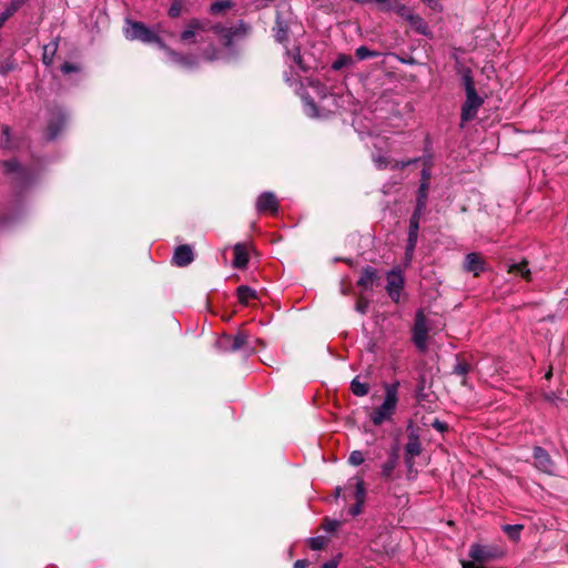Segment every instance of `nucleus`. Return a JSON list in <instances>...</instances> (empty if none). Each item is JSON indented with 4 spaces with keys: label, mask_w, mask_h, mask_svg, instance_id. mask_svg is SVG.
Here are the masks:
<instances>
[{
    "label": "nucleus",
    "mask_w": 568,
    "mask_h": 568,
    "mask_svg": "<svg viewBox=\"0 0 568 568\" xmlns=\"http://www.w3.org/2000/svg\"><path fill=\"white\" fill-rule=\"evenodd\" d=\"M2 174L20 190H27L38 178L39 172L33 168L22 166L16 160L2 162Z\"/></svg>",
    "instance_id": "f257e3e1"
},
{
    "label": "nucleus",
    "mask_w": 568,
    "mask_h": 568,
    "mask_svg": "<svg viewBox=\"0 0 568 568\" xmlns=\"http://www.w3.org/2000/svg\"><path fill=\"white\" fill-rule=\"evenodd\" d=\"M397 387L398 383L387 384L385 386V398L383 404L376 407L371 414V420L375 426H379L392 420L398 403Z\"/></svg>",
    "instance_id": "f03ea898"
},
{
    "label": "nucleus",
    "mask_w": 568,
    "mask_h": 568,
    "mask_svg": "<svg viewBox=\"0 0 568 568\" xmlns=\"http://www.w3.org/2000/svg\"><path fill=\"white\" fill-rule=\"evenodd\" d=\"M463 83L466 91V101L463 104L460 118L462 122L465 123L475 119L479 108L484 103V100L476 92L469 70L463 74Z\"/></svg>",
    "instance_id": "7ed1b4c3"
},
{
    "label": "nucleus",
    "mask_w": 568,
    "mask_h": 568,
    "mask_svg": "<svg viewBox=\"0 0 568 568\" xmlns=\"http://www.w3.org/2000/svg\"><path fill=\"white\" fill-rule=\"evenodd\" d=\"M124 34L129 40H140L144 43H156L160 48H165V43L142 22H129Z\"/></svg>",
    "instance_id": "20e7f679"
},
{
    "label": "nucleus",
    "mask_w": 568,
    "mask_h": 568,
    "mask_svg": "<svg viewBox=\"0 0 568 568\" xmlns=\"http://www.w3.org/2000/svg\"><path fill=\"white\" fill-rule=\"evenodd\" d=\"M206 31V24L197 19L191 20L180 36V41L184 44H192L199 41V37Z\"/></svg>",
    "instance_id": "39448f33"
},
{
    "label": "nucleus",
    "mask_w": 568,
    "mask_h": 568,
    "mask_svg": "<svg viewBox=\"0 0 568 568\" xmlns=\"http://www.w3.org/2000/svg\"><path fill=\"white\" fill-rule=\"evenodd\" d=\"M403 287H404V277H403L402 273L397 270H392L390 272H388L386 291H387L389 297L394 302L397 303L399 301V296H400V292H402Z\"/></svg>",
    "instance_id": "423d86ee"
},
{
    "label": "nucleus",
    "mask_w": 568,
    "mask_h": 568,
    "mask_svg": "<svg viewBox=\"0 0 568 568\" xmlns=\"http://www.w3.org/2000/svg\"><path fill=\"white\" fill-rule=\"evenodd\" d=\"M67 116L61 109H55L52 111L51 118L49 120V124L45 130L47 140H53L58 136L60 131L63 129L65 124Z\"/></svg>",
    "instance_id": "0eeeda50"
},
{
    "label": "nucleus",
    "mask_w": 568,
    "mask_h": 568,
    "mask_svg": "<svg viewBox=\"0 0 568 568\" xmlns=\"http://www.w3.org/2000/svg\"><path fill=\"white\" fill-rule=\"evenodd\" d=\"M427 333L426 318L422 312H418L414 324V342L418 348L424 349L426 347Z\"/></svg>",
    "instance_id": "6e6552de"
},
{
    "label": "nucleus",
    "mask_w": 568,
    "mask_h": 568,
    "mask_svg": "<svg viewBox=\"0 0 568 568\" xmlns=\"http://www.w3.org/2000/svg\"><path fill=\"white\" fill-rule=\"evenodd\" d=\"M503 554L495 548L481 545H473L469 556L477 562H485L500 557Z\"/></svg>",
    "instance_id": "1a4fd4ad"
},
{
    "label": "nucleus",
    "mask_w": 568,
    "mask_h": 568,
    "mask_svg": "<svg viewBox=\"0 0 568 568\" xmlns=\"http://www.w3.org/2000/svg\"><path fill=\"white\" fill-rule=\"evenodd\" d=\"M422 452V445L419 438L414 433L409 434L408 442L405 447L406 463L408 471L410 473L414 466V457L418 456Z\"/></svg>",
    "instance_id": "9d476101"
},
{
    "label": "nucleus",
    "mask_w": 568,
    "mask_h": 568,
    "mask_svg": "<svg viewBox=\"0 0 568 568\" xmlns=\"http://www.w3.org/2000/svg\"><path fill=\"white\" fill-rule=\"evenodd\" d=\"M534 459L535 466L547 474H551L554 471V462L551 460L549 454L541 447H535L534 449Z\"/></svg>",
    "instance_id": "9b49d317"
},
{
    "label": "nucleus",
    "mask_w": 568,
    "mask_h": 568,
    "mask_svg": "<svg viewBox=\"0 0 568 568\" xmlns=\"http://www.w3.org/2000/svg\"><path fill=\"white\" fill-rule=\"evenodd\" d=\"M278 207L277 199L272 192H263L256 200V210L260 213L271 212L276 213Z\"/></svg>",
    "instance_id": "f8f14e48"
},
{
    "label": "nucleus",
    "mask_w": 568,
    "mask_h": 568,
    "mask_svg": "<svg viewBox=\"0 0 568 568\" xmlns=\"http://www.w3.org/2000/svg\"><path fill=\"white\" fill-rule=\"evenodd\" d=\"M194 260V254L190 245H180L176 247L174 255H173V262L178 266H187L192 263Z\"/></svg>",
    "instance_id": "ddd939ff"
},
{
    "label": "nucleus",
    "mask_w": 568,
    "mask_h": 568,
    "mask_svg": "<svg viewBox=\"0 0 568 568\" xmlns=\"http://www.w3.org/2000/svg\"><path fill=\"white\" fill-rule=\"evenodd\" d=\"M234 258L232 266L235 268H244L248 263V246L244 243H237L233 247Z\"/></svg>",
    "instance_id": "4468645a"
},
{
    "label": "nucleus",
    "mask_w": 568,
    "mask_h": 568,
    "mask_svg": "<svg viewBox=\"0 0 568 568\" xmlns=\"http://www.w3.org/2000/svg\"><path fill=\"white\" fill-rule=\"evenodd\" d=\"M273 32L275 40L280 43L285 42L288 38V21H286L280 12L276 14Z\"/></svg>",
    "instance_id": "2eb2a0df"
},
{
    "label": "nucleus",
    "mask_w": 568,
    "mask_h": 568,
    "mask_svg": "<svg viewBox=\"0 0 568 568\" xmlns=\"http://www.w3.org/2000/svg\"><path fill=\"white\" fill-rule=\"evenodd\" d=\"M464 267L467 272L474 273V275H478L484 271V261L476 253H469L465 257Z\"/></svg>",
    "instance_id": "dca6fc26"
},
{
    "label": "nucleus",
    "mask_w": 568,
    "mask_h": 568,
    "mask_svg": "<svg viewBox=\"0 0 568 568\" xmlns=\"http://www.w3.org/2000/svg\"><path fill=\"white\" fill-rule=\"evenodd\" d=\"M419 224L415 222H409L408 230V240L406 246V257L412 258L414 250L416 247L417 237H418Z\"/></svg>",
    "instance_id": "f3484780"
},
{
    "label": "nucleus",
    "mask_w": 568,
    "mask_h": 568,
    "mask_svg": "<svg viewBox=\"0 0 568 568\" xmlns=\"http://www.w3.org/2000/svg\"><path fill=\"white\" fill-rule=\"evenodd\" d=\"M162 49L168 53L170 60L173 63L180 64L185 68H191L194 64L193 59L189 55H185V54L179 53L174 50H171L166 45H165V48H162Z\"/></svg>",
    "instance_id": "a211bd4d"
},
{
    "label": "nucleus",
    "mask_w": 568,
    "mask_h": 568,
    "mask_svg": "<svg viewBox=\"0 0 568 568\" xmlns=\"http://www.w3.org/2000/svg\"><path fill=\"white\" fill-rule=\"evenodd\" d=\"M227 341L231 343L229 349L236 352L247 344V335L245 333H239L233 337L229 336Z\"/></svg>",
    "instance_id": "6ab92c4d"
},
{
    "label": "nucleus",
    "mask_w": 568,
    "mask_h": 568,
    "mask_svg": "<svg viewBox=\"0 0 568 568\" xmlns=\"http://www.w3.org/2000/svg\"><path fill=\"white\" fill-rule=\"evenodd\" d=\"M352 393L355 396H365L369 392V384L361 382L358 377H355L351 383Z\"/></svg>",
    "instance_id": "aec40b11"
},
{
    "label": "nucleus",
    "mask_w": 568,
    "mask_h": 568,
    "mask_svg": "<svg viewBox=\"0 0 568 568\" xmlns=\"http://www.w3.org/2000/svg\"><path fill=\"white\" fill-rule=\"evenodd\" d=\"M237 297L242 304H248L251 300L256 297V292L248 286L242 285L237 287Z\"/></svg>",
    "instance_id": "412c9836"
},
{
    "label": "nucleus",
    "mask_w": 568,
    "mask_h": 568,
    "mask_svg": "<svg viewBox=\"0 0 568 568\" xmlns=\"http://www.w3.org/2000/svg\"><path fill=\"white\" fill-rule=\"evenodd\" d=\"M352 480H354V498L357 503H364L366 497V489L364 480L359 477H354Z\"/></svg>",
    "instance_id": "4be33fe9"
},
{
    "label": "nucleus",
    "mask_w": 568,
    "mask_h": 568,
    "mask_svg": "<svg viewBox=\"0 0 568 568\" xmlns=\"http://www.w3.org/2000/svg\"><path fill=\"white\" fill-rule=\"evenodd\" d=\"M376 277V271L372 267H366L358 280L357 284L363 287H368L373 284Z\"/></svg>",
    "instance_id": "5701e85b"
},
{
    "label": "nucleus",
    "mask_w": 568,
    "mask_h": 568,
    "mask_svg": "<svg viewBox=\"0 0 568 568\" xmlns=\"http://www.w3.org/2000/svg\"><path fill=\"white\" fill-rule=\"evenodd\" d=\"M397 465V455L393 453L389 459L382 465V476L385 478H390L394 469Z\"/></svg>",
    "instance_id": "b1692460"
},
{
    "label": "nucleus",
    "mask_w": 568,
    "mask_h": 568,
    "mask_svg": "<svg viewBox=\"0 0 568 568\" xmlns=\"http://www.w3.org/2000/svg\"><path fill=\"white\" fill-rule=\"evenodd\" d=\"M509 273L518 274V275H520L521 277H524L526 280H529V275H530V271L527 267V262L526 261H523V262L517 263V264H511L509 266Z\"/></svg>",
    "instance_id": "393cba45"
},
{
    "label": "nucleus",
    "mask_w": 568,
    "mask_h": 568,
    "mask_svg": "<svg viewBox=\"0 0 568 568\" xmlns=\"http://www.w3.org/2000/svg\"><path fill=\"white\" fill-rule=\"evenodd\" d=\"M58 44L55 42L49 43L43 48V63L50 65L53 61Z\"/></svg>",
    "instance_id": "a878e982"
},
{
    "label": "nucleus",
    "mask_w": 568,
    "mask_h": 568,
    "mask_svg": "<svg viewBox=\"0 0 568 568\" xmlns=\"http://www.w3.org/2000/svg\"><path fill=\"white\" fill-rule=\"evenodd\" d=\"M353 63V59L351 55L341 54L337 57V59L333 62L332 69L333 70H342L343 68H346Z\"/></svg>",
    "instance_id": "bb28decb"
},
{
    "label": "nucleus",
    "mask_w": 568,
    "mask_h": 568,
    "mask_svg": "<svg viewBox=\"0 0 568 568\" xmlns=\"http://www.w3.org/2000/svg\"><path fill=\"white\" fill-rule=\"evenodd\" d=\"M287 57L291 59V61L296 64L301 70L305 71L306 68L303 63L302 55L300 53V48H294L290 51H287Z\"/></svg>",
    "instance_id": "cd10ccee"
},
{
    "label": "nucleus",
    "mask_w": 568,
    "mask_h": 568,
    "mask_svg": "<svg viewBox=\"0 0 568 568\" xmlns=\"http://www.w3.org/2000/svg\"><path fill=\"white\" fill-rule=\"evenodd\" d=\"M233 6L231 0H220L211 4V12L213 14H219Z\"/></svg>",
    "instance_id": "c85d7f7f"
},
{
    "label": "nucleus",
    "mask_w": 568,
    "mask_h": 568,
    "mask_svg": "<svg viewBox=\"0 0 568 568\" xmlns=\"http://www.w3.org/2000/svg\"><path fill=\"white\" fill-rule=\"evenodd\" d=\"M328 539L324 536H317L310 539V547L313 550H322L326 547Z\"/></svg>",
    "instance_id": "c756f323"
},
{
    "label": "nucleus",
    "mask_w": 568,
    "mask_h": 568,
    "mask_svg": "<svg viewBox=\"0 0 568 568\" xmlns=\"http://www.w3.org/2000/svg\"><path fill=\"white\" fill-rule=\"evenodd\" d=\"M524 528L523 525H506L504 527V531L513 540L519 539V534Z\"/></svg>",
    "instance_id": "7c9ffc66"
},
{
    "label": "nucleus",
    "mask_w": 568,
    "mask_h": 568,
    "mask_svg": "<svg viewBox=\"0 0 568 568\" xmlns=\"http://www.w3.org/2000/svg\"><path fill=\"white\" fill-rule=\"evenodd\" d=\"M355 55L358 60H365V59L375 57L376 53L371 51L367 47L362 45L356 49Z\"/></svg>",
    "instance_id": "2f4dec72"
},
{
    "label": "nucleus",
    "mask_w": 568,
    "mask_h": 568,
    "mask_svg": "<svg viewBox=\"0 0 568 568\" xmlns=\"http://www.w3.org/2000/svg\"><path fill=\"white\" fill-rule=\"evenodd\" d=\"M364 460H365L364 455L359 450L352 452L348 457V462L353 466H359L364 463Z\"/></svg>",
    "instance_id": "473e14b6"
},
{
    "label": "nucleus",
    "mask_w": 568,
    "mask_h": 568,
    "mask_svg": "<svg viewBox=\"0 0 568 568\" xmlns=\"http://www.w3.org/2000/svg\"><path fill=\"white\" fill-rule=\"evenodd\" d=\"M24 0H13L11 6L6 10V12H2V22L9 18L11 14H13L14 11H17Z\"/></svg>",
    "instance_id": "72a5a7b5"
},
{
    "label": "nucleus",
    "mask_w": 568,
    "mask_h": 568,
    "mask_svg": "<svg viewBox=\"0 0 568 568\" xmlns=\"http://www.w3.org/2000/svg\"><path fill=\"white\" fill-rule=\"evenodd\" d=\"M304 109H305V113L308 115V116H316L317 115V111H316V105L315 103L307 99V98H304Z\"/></svg>",
    "instance_id": "f704fd0d"
},
{
    "label": "nucleus",
    "mask_w": 568,
    "mask_h": 568,
    "mask_svg": "<svg viewBox=\"0 0 568 568\" xmlns=\"http://www.w3.org/2000/svg\"><path fill=\"white\" fill-rule=\"evenodd\" d=\"M469 364L466 362H458L454 367V373L459 376H466V374L469 372Z\"/></svg>",
    "instance_id": "c9c22d12"
},
{
    "label": "nucleus",
    "mask_w": 568,
    "mask_h": 568,
    "mask_svg": "<svg viewBox=\"0 0 568 568\" xmlns=\"http://www.w3.org/2000/svg\"><path fill=\"white\" fill-rule=\"evenodd\" d=\"M341 526V521L338 520H335V519H328L326 518L323 523V528L328 531V532H333L335 531L338 527Z\"/></svg>",
    "instance_id": "e433bc0d"
},
{
    "label": "nucleus",
    "mask_w": 568,
    "mask_h": 568,
    "mask_svg": "<svg viewBox=\"0 0 568 568\" xmlns=\"http://www.w3.org/2000/svg\"><path fill=\"white\" fill-rule=\"evenodd\" d=\"M181 3L179 1H174L169 9V16L172 18H176L181 14Z\"/></svg>",
    "instance_id": "4c0bfd02"
},
{
    "label": "nucleus",
    "mask_w": 568,
    "mask_h": 568,
    "mask_svg": "<svg viewBox=\"0 0 568 568\" xmlns=\"http://www.w3.org/2000/svg\"><path fill=\"white\" fill-rule=\"evenodd\" d=\"M427 194H428V182L422 181L419 189H418L417 197L427 199Z\"/></svg>",
    "instance_id": "58836bf2"
},
{
    "label": "nucleus",
    "mask_w": 568,
    "mask_h": 568,
    "mask_svg": "<svg viewBox=\"0 0 568 568\" xmlns=\"http://www.w3.org/2000/svg\"><path fill=\"white\" fill-rule=\"evenodd\" d=\"M368 301L365 298H359L356 303V311L361 314H365L367 312Z\"/></svg>",
    "instance_id": "ea45409f"
},
{
    "label": "nucleus",
    "mask_w": 568,
    "mask_h": 568,
    "mask_svg": "<svg viewBox=\"0 0 568 568\" xmlns=\"http://www.w3.org/2000/svg\"><path fill=\"white\" fill-rule=\"evenodd\" d=\"M427 206V199H416L415 211L422 212L424 214Z\"/></svg>",
    "instance_id": "a19ab883"
},
{
    "label": "nucleus",
    "mask_w": 568,
    "mask_h": 568,
    "mask_svg": "<svg viewBox=\"0 0 568 568\" xmlns=\"http://www.w3.org/2000/svg\"><path fill=\"white\" fill-rule=\"evenodd\" d=\"M62 72L64 73H70V72H77L79 71V67L75 65V64H72V63H69V62H65L62 68H61Z\"/></svg>",
    "instance_id": "79ce46f5"
},
{
    "label": "nucleus",
    "mask_w": 568,
    "mask_h": 568,
    "mask_svg": "<svg viewBox=\"0 0 568 568\" xmlns=\"http://www.w3.org/2000/svg\"><path fill=\"white\" fill-rule=\"evenodd\" d=\"M363 505L364 503H355V505H353L351 508H349V514L352 516H357L362 513V508H363Z\"/></svg>",
    "instance_id": "37998d69"
},
{
    "label": "nucleus",
    "mask_w": 568,
    "mask_h": 568,
    "mask_svg": "<svg viewBox=\"0 0 568 568\" xmlns=\"http://www.w3.org/2000/svg\"><path fill=\"white\" fill-rule=\"evenodd\" d=\"M433 428L438 432H445L447 429V424L444 422H440L439 419H435L432 424Z\"/></svg>",
    "instance_id": "c03bdc74"
},
{
    "label": "nucleus",
    "mask_w": 568,
    "mask_h": 568,
    "mask_svg": "<svg viewBox=\"0 0 568 568\" xmlns=\"http://www.w3.org/2000/svg\"><path fill=\"white\" fill-rule=\"evenodd\" d=\"M412 20L418 26V30L422 32V33H425V29H426V26H424V22L423 20L419 18V17H413Z\"/></svg>",
    "instance_id": "a18cd8bd"
},
{
    "label": "nucleus",
    "mask_w": 568,
    "mask_h": 568,
    "mask_svg": "<svg viewBox=\"0 0 568 568\" xmlns=\"http://www.w3.org/2000/svg\"><path fill=\"white\" fill-rule=\"evenodd\" d=\"M422 215H423L422 212H418V211L414 210V212H413V214L410 216L409 222H415V223L419 224V220H420Z\"/></svg>",
    "instance_id": "49530a36"
},
{
    "label": "nucleus",
    "mask_w": 568,
    "mask_h": 568,
    "mask_svg": "<svg viewBox=\"0 0 568 568\" xmlns=\"http://www.w3.org/2000/svg\"><path fill=\"white\" fill-rule=\"evenodd\" d=\"M375 162L378 169H383L387 165V161L383 158L375 159Z\"/></svg>",
    "instance_id": "de8ad7c7"
},
{
    "label": "nucleus",
    "mask_w": 568,
    "mask_h": 568,
    "mask_svg": "<svg viewBox=\"0 0 568 568\" xmlns=\"http://www.w3.org/2000/svg\"><path fill=\"white\" fill-rule=\"evenodd\" d=\"M430 179V171L429 169H423L422 171V181H426L428 182V180Z\"/></svg>",
    "instance_id": "09e8293b"
},
{
    "label": "nucleus",
    "mask_w": 568,
    "mask_h": 568,
    "mask_svg": "<svg viewBox=\"0 0 568 568\" xmlns=\"http://www.w3.org/2000/svg\"><path fill=\"white\" fill-rule=\"evenodd\" d=\"M307 562L305 560H297L294 564V568H306Z\"/></svg>",
    "instance_id": "8fccbe9b"
},
{
    "label": "nucleus",
    "mask_w": 568,
    "mask_h": 568,
    "mask_svg": "<svg viewBox=\"0 0 568 568\" xmlns=\"http://www.w3.org/2000/svg\"><path fill=\"white\" fill-rule=\"evenodd\" d=\"M316 89H317L318 94H321L322 97L326 95V88L325 87H323L321 84H317Z\"/></svg>",
    "instance_id": "3c124183"
},
{
    "label": "nucleus",
    "mask_w": 568,
    "mask_h": 568,
    "mask_svg": "<svg viewBox=\"0 0 568 568\" xmlns=\"http://www.w3.org/2000/svg\"><path fill=\"white\" fill-rule=\"evenodd\" d=\"M464 568H484L483 566L476 565L475 562H464Z\"/></svg>",
    "instance_id": "603ef678"
},
{
    "label": "nucleus",
    "mask_w": 568,
    "mask_h": 568,
    "mask_svg": "<svg viewBox=\"0 0 568 568\" xmlns=\"http://www.w3.org/2000/svg\"><path fill=\"white\" fill-rule=\"evenodd\" d=\"M414 161H407V162H396L395 168H405L406 165L413 163Z\"/></svg>",
    "instance_id": "864d4df0"
},
{
    "label": "nucleus",
    "mask_w": 568,
    "mask_h": 568,
    "mask_svg": "<svg viewBox=\"0 0 568 568\" xmlns=\"http://www.w3.org/2000/svg\"><path fill=\"white\" fill-rule=\"evenodd\" d=\"M337 564L336 561H328L324 565L323 568H336Z\"/></svg>",
    "instance_id": "5fc2aeb1"
},
{
    "label": "nucleus",
    "mask_w": 568,
    "mask_h": 568,
    "mask_svg": "<svg viewBox=\"0 0 568 568\" xmlns=\"http://www.w3.org/2000/svg\"><path fill=\"white\" fill-rule=\"evenodd\" d=\"M3 136H6L8 141L10 140L9 131L7 128H2V138Z\"/></svg>",
    "instance_id": "6e6d98bb"
},
{
    "label": "nucleus",
    "mask_w": 568,
    "mask_h": 568,
    "mask_svg": "<svg viewBox=\"0 0 568 568\" xmlns=\"http://www.w3.org/2000/svg\"><path fill=\"white\" fill-rule=\"evenodd\" d=\"M339 494H341V488H339V487H337V488L335 489V495H336V497H338V496H339Z\"/></svg>",
    "instance_id": "4d7b16f0"
},
{
    "label": "nucleus",
    "mask_w": 568,
    "mask_h": 568,
    "mask_svg": "<svg viewBox=\"0 0 568 568\" xmlns=\"http://www.w3.org/2000/svg\"><path fill=\"white\" fill-rule=\"evenodd\" d=\"M550 376H551V372H548V373L546 374V378H550Z\"/></svg>",
    "instance_id": "13d9d810"
}]
</instances>
